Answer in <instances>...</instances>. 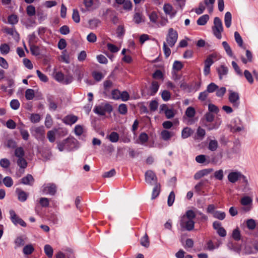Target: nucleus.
Listing matches in <instances>:
<instances>
[{"label":"nucleus","mask_w":258,"mask_h":258,"mask_svg":"<svg viewBox=\"0 0 258 258\" xmlns=\"http://www.w3.org/2000/svg\"><path fill=\"white\" fill-rule=\"evenodd\" d=\"M229 101L232 104L233 106L238 108L240 104V97L238 93L231 90H229Z\"/></svg>","instance_id":"obj_5"},{"label":"nucleus","mask_w":258,"mask_h":258,"mask_svg":"<svg viewBox=\"0 0 258 258\" xmlns=\"http://www.w3.org/2000/svg\"><path fill=\"white\" fill-rule=\"evenodd\" d=\"M222 44L227 55L230 57H232L233 52L230 46L228 44V43L226 41H223Z\"/></svg>","instance_id":"obj_32"},{"label":"nucleus","mask_w":258,"mask_h":258,"mask_svg":"<svg viewBox=\"0 0 258 258\" xmlns=\"http://www.w3.org/2000/svg\"><path fill=\"white\" fill-rule=\"evenodd\" d=\"M119 136L117 133L112 132L109 137V140L112 143L117 142L118 141Z\"/></svg>","instance_id":"obj_48"},{"label":"nucleus","mask_w":258,"mask_h":258,"mask_svg":"<svg viewBox=\"0 0 258 258\" xmlns=\"http://www.w3.org/2000/svg\"><path fill=\"white\" fill-rule=\"evenodd\" d=\"M145 181L151 185L157 182V177L155 173L151 170L147 171L145 173Z\"/></svg>","instance_id":"obj_12"},{"label":"nucleus","mask_w":258,"mask_h":258,"mask_svg":"<svg viewBox=\"0 0 258 258\" xmlns=\"http://www.w3.org/2000/svg\"><path fill=\"white\" fill-rule=\"evenodd\" d=\"M105 108L101 106H96L94 109V112L99 115H104L105 114L106 110L108 112H111L112 110V106L109 104H106L105 106Z\"/></svg>","instance_id":"obj_15"},{"label":"nucleus","mask_w":258,"mask_h":258,"mask_svg":"<svg viewBox=\"0 0 258 258\" xmlns=\"http://www.w3.org/2000/svg\"><path fill=\"white\" fill-rule=\"evenodd\" d=\"M148 140V136L145 133H141L139 137L138 143L144 144L146 143Z\"/></svg>","instance_id":"obj_36"},{"label":"nucleus","mask_w":258,"mask_h":258,"mask_svg":"<svg viewBox=\"0 0 258 258\" xmlns=\"http://www.w3.org/2000/svg\"><path fill=\"white\" fill-rule=\"evenodd\" d=\"M30 49L32 55L35 56H38L40 54V49L38 46L30 44Z\"/></svg>","instance_id":"obj_34"},{"label":"nucleus","mask_w":258,"mask_h":258,"mask_svg":"<svg viewBox=\"0 0 258 258\" xmlns=\"http://www.w3.org/2000/svg\"><path fill=\"white\" fill-rule=\"evenodd\" d=\"M44 252L48 257H51L53 255V250L52 247L49 244H46L44 247Z\"/></svg>","instance_id":"obj_30"},{"label":"nucleus","mask_w":258,"mask_h":258,"mask_svg":"<svg viewBox=\"0 0 258 258\" xmlns=\"http://www.w3.org/2000/svg\"><path fill=\"white\" fill-rule=\"evenodd\" d=\"M163 10L166 15H168L171 18L175 16L176 11L174 10L172 6L169 4H165L163 7Z\"/></svg>","instance_id":"obj_16"},{"label":"nucleus","mask_w":258,"mask_h":258,"mask_svg":"<svg viewBox=\"0 0 258 258\" xmlns=\"http://www.w3.org/2000/svg\"><path fill=\"white\" fill-rule=\"evenodd\" d=\"M217 71L218 73L220 80H222L223 77L227 74L228 69L227 67L224 65H221L220 67L217 69Z\"/></svg>","instance_id":"obj_20"},{"label":"nucleus","mask_w":258,"mask_h":258,"mask_svg":"<svg viewBox=\"0 0 258 258\" xmlns=\"http://www.w3.org/2000/svg\"><path fill=\"white\" fill-rule=\"evenodd\" d=\"M215 218L218 219L220 220H223L226 217L225 213L220 211H216L213 215Z\"/></svg>","instance_id":"obj_35"},{"label":"nucleus","mask_w":258,"mask_h":258,"mask_svg":"<svg viewBox=\"0 0 258 258\" xmlns=\"http://www.w3.org/2000/svg\"><path fill=\"white\" fill-rule=\"evenodd\" d=\"M32 133L35 138L38 140H42L45 137V129L43 126L34 127Z\"/></svg>","instance_id":"obj_11"},{"label":"nucleus","mask_w":258,"mask_h":258,"mask_svg":"<svg viewBox=\"0 0 258 258\" xmlns=\"http://www.w3.org/2000/svg\"><path fill=\"white\" fill-rule=\"evenodd\" d=\"M10 48L9 46L6 43L2 44L0 46V51L2 54H7L10 51Z\"/></svg>","instance_id":"obj_40"},{"label":"nucleus","mask_w":258,"mask_h":258,"mask_svg":"<svg viewBox=\"0 0 258 258\" xmlns=\"http://www.w3.org/2000/svg\"><path fill=\"white\" fill-rule=\"evenodd\" d=\"M78 120V117L73 114H69L64 116L62 119V122L69 125H72Z\"/></svg>","instance_id":"obj_14"},{"label":"nucleus","mask_w":258,"mask_h":258,"mask_svg":"<svg viewBox=\"0 0 258 258\" xmlns=\"http://www.w3.org/2000/svg\"><path fill=\"white\" fill-rule=\"evenodd\" d=\"M213 35L218 39L222 38V33L224 28L221 20L219 17H215L213 21V26L212 27Z\"/></svg>","instance_id":"obj_2"},{"label":"nucleus","mask_w":258,"mask_h":258,"mask_svg":"<svg viewBox=\"0 0 258 258\" xmlns=\"http://www.w3.org/2000/svg\"><path fill=\"white\" fill-rule=\"evenodd\" d=\"M45 125L47 128H50L52 125V119L49 114H47L45 118Z\"/></svg>","instance_id":"obj_62"},{"label":"nucleus","mask_w":258,"mask_h":258,"mask_svg":"<svg viewBox=\"0 0 258 258\" xmlns=\"http://www.w3.org/2000/svg\"><path fill=\"white\" fill-rule=\"evenodd\" d=\"M34 248L32 245L28 244L25 246L23 249V252L25 255H29L33 252Z\"/></svg>","instance_id":"obj_29"},{"label":"nucleus","mask_w":258,"mask_h":258,"mask_svg":"<svg viewBox=\"0 0 258 258\" xmlns=\"http://www.w3.org/2000/svg\"><path fill=\"white\" fill-rule=\"evenodd\" d=\"M234 38H235V41L236 42V43H237L238 46L240 47L243 48V40L242 39V37L240 35L239 33L237 31L234 32Z\"/></svg>","instance_id":"obj_31"},{"label":"nucleus","mask_w":258,"mask_h":258,"mask_svg":"<svg viewBox=\"0 0 258 258\" xmlns=\"http://www.w3.org/2000/svg\"><path fill=\"white\" fill-rule=\"evenodd\" d=\"M224 23L226 28L230 27L232 24V15L230 12H227L224 16Z\"/></svg>","instance_id":"obj_22"},{"label":"nucleus","mask_w":258,"mask_h":258,"mask_svg":"<svg viewBox=\"0 0 258 258\" xmlns=\"http://www.w3.org/2000/svg\"><path fill=\"white\" fill-rule=\"evenodd\" d=\"M247 227L249 230H253L255 228V222L252 219H248L246 221Z\"/></svg>","instance_id":"obj_47"},{"label":"nucleus","mask_w":258,"mask_h":258,"mask_svg":"<svg viewBox=\"0 0 258 258\" xmlns=\"http://www.w3.org/2000/svg\"><path fill=\"white\" fill-rule=\"evenodd\" d=\"M72 19L74 21L77 23H78L80 21V17L79 12L77 10L74 9L72 14Z\"/></svg>","instance_id":"obj_45"},{"label":"nucleus","mask_w":258,"mask_h":258,"mask_svg":"<svg viewBox=\"0 0 258 258\" xmlns=\"http://www.w3.org/2000/svg\"><path fill=\"white\" fill-rule=\"evenodd\" d=\"M241 177H244V175L241 172L235 171L230 172L227 176V178L230 182L234 183L241 179Z\"/></svg>","instance_id":"obj_9"},{"label":"nucleus","mask_w":258,"mask_h":258,"mask_svg":"<svg viewBox=\"0 0 258 258\" xmlns=\"http://www.w3.org/2000/svg\"><path fill=\"white\" fill-rule=\"evenodd\" d=\"M216 57L214 54L209 55L204 61V74L207 76L210 73V67L213 64V58Z\"/></svg>","instance_id":"obj_6"},{"label":"nucleus","mask_w":258,"mask_h":258,"mask_svg":"<svg viewBox=\"0 0 258 258\" xmlns=\"http://www.w3.org/2000/svg\"><path fill=\"white\" fill-rule=\"evenodd\" d=\"M209 20V16L208 15H204L201 16L197 20V24L200 26H203L206 24L208 21Z\"/></svg>","instance_id":"obj_25"},{"label":"nucleus","mask_w":258,"mask_h":258,"mask_svg":"<svg viewBox=\"0 0 258 258\" xmlns=\"http://www.w3.org/2000/svg\"><path fill=\"white\" fill-rule=\"evenodd\" d=\"M218 147V142L216 140H210L208 145V149L212 152L217 150Z\"/></svg>","instance_id":"obj_21"},{"label":"nucleus","mask_w":258,"mask_h":258,"mask_svg":"<svg viewBox=\"0 0 258 258\" xmlns=\"http://www.w3.org/2000/svg\"><path fill=\"white\" fill-rule=\"evenodd\" d=\"M36 74L41 81L43 82H47L48 81V79L47 77L45 74L41 73L39 70L36 71Z\"/></svg>","instance_id":"obj_57"},{"label":"nucleus","mask_w":258,"mask_h":258,"mask_svg":"<svg viewBox=\"0 0 258 258\" xmlns=\"http://www.w3.org/2000/svg\"><path fill=\"white\" fill-rule=\"evenodd\" d=\"M19 128L20 130V132L22 137V138L24 140H28L29 137V134L27 130L22 128V127H19Z\"/></svg>","instance_id":"obj_52"},{"label":"nucleus","mask_w":258,"mask_h":258,"mask_svg":"<svg viewBox=\"0 0 258 258\" xmlns=\"http://www.w3.org/2000/svg\"><path fill=\"white\" fill-rule=\"evenodd\" d=\"M194 133V131L189 127H184L181 132V137L183 139H186L190 137Z\"/></svg>","instance_id":"obj_23"},{"label":"nucleus","mask_w":258,"mask_h":258,"mask_svg":"<svg viewBox=\"0 0 258 258\" xmlns=\"http://www.w3.org/2000/svg\"><path fill=\"white\" fill-rule=\"evenodd\" d=\"M214 177L219 180H222L224 177L223 170L220 169L214 172Z\"/></svg>","instance_id":"obj_58"},{"label":"nucleus","mask_w":258,"mask_h":258,"mask_svg":"<svg viewBox=\"0 0 258 258\" xmlns=\"http://www.w3.org/2000/svg\"><path fill=\"white\" fill-rule=\"evenodd\" d=\"M9 213L10 215V219L14 224H20L22 227L26 226V223L17 215L14 210H11Z\"/></svg>","instance_id":"obj_7"},{"label":"nucleus","mask_w":258,"mask_h":258,"mask_svg":"<svg viewBox=\"0 0 258 258\" xmlns=\"http://www.w3.org/2000/svg\"><path fill=\"white\" fill-rule=\"evenodd\" d=\"M3 183L8 187H10L13 185V180L10 176H6L3 179Z\"/></svg>","instance_id":"obj_41"},{"label":"nucleus","mask_w":258,"mask_h":258,"mask_svg":"<svg viewBox=\"0 0 258 258\" xmlns=\"http://www.w3.org/2000/svg\"><path fill=\"white\" fill-rule=\"evenodd\" d=\"M17 164L20 168L23 169L26 168L27 166V161L24 157L18 158L17 160Z\"/></svg>","instance_id":"obj_43"},{"label":"nucleus","mask_w":258,"mask_h":258,"mask_svg":"<svg viewBox=\"0 0 258 258\" xmlns=\"http://www.w3.org/2000/svg\"><path fill=\"white\" fill-rule=\"evenodd\" d=\"M178 39V33L177 31L171 28L168 30L166 37V43L169 47H172L174 46Z\"/></svg>","instance_id":"obj_4"},{"label":"nucleus","mask_w":258,"mask_h":258,"mask_svg":"<svg viewBox=\"0 0 258 258\" xmlns=\"http://www.w3.org/2000/svg\"><path fill=\"white\" fill-rule=\"evenodd\" d=\"M33 181L34 178L30 174H28L26 176L21 179V182L26 185H31Z\"/></svg>","instance_id":"obj_24"},{"label":"nucleus","mask_w":258,"mask_h":258,"mask_svg":"<svg viewBox=\"0 0 258 258\" xmlns=\"http://www.w3.org/2000/svg\"><path fill=\"white\" fill-rule=\"evenodd\" d=\"M160 109L164 111V113L167 118L169 119L174 117V113L173 109L168 108L166 105L163 104L161 105Z\"/></svg>","instance_id":"obj_18"},{"label":"nucleus","mask_w":258,"mask_h":258,"mask_svg":"<svg viewBox=\"0 0 258 258\" xmlns=\"http://www.w3.org/2000/svg\"><path fill=\"white\" fill-rule=\"evenodd\" d=\"M25 97L27 100H30L34 97V91L31 89H28L25 91Z\"/></svg>","instance_id":"obj_37"},{"label":"nucleus","mask_w":258,"mask_h":258,"mask_svg":"<svg viewBox=\"0 0 258 258\" xmlns=\"http://www.w3.org/2000/svg\"><path fill=\"white\" fill-rule=\"evenodd\" d=\"M72 142V140L69 139H67L61 142L57 143V148L58 150L62 152L65 150H70V145Z\"/></svg>","instance_id":"obj_13"},{"label":"nucleus","mask_w":258,"mask_h":258,"mask_svg":"<svg viewBox=\"0 0 258 258\" xmlns=\"http://www.w3.org/2000/svg\"><path fill=\"white\" fill-rule=\"evenodd\" d=\"M209 95V93L206 90L205 91L201 92L198 96V99L201 101H204L206 100Z\"/></svg>","instance_id":"obj_60"},{"label":"nucleus","mask_w":258,"mask_h":258,"mask_svg":"<svg viewBox=\"0 0 258 258\" xmlns=\"http://www.w3.org/2000/svg\"><path fill=\"white\" fill-rule=\"evenodd\" d=\"M121 5H123V9L126 11H129L132 9V4L130 1L125 0Z\"/></svg>","instance_id":"obj_64"},{"label":"nucleus","mask_w":258,"mask_h":258,"mask_svg":"<svg viewBox=\"0 0 258 258\" xmlns=\"http://www.w3.org/2000/svg\"><path fill=\"white\" fill-rule=\"evenodd\" d=\"M20 102L17 99H13L10 102L11 107L14 110L18 109L20 107Z\"/></svg>","instance_id":"obj_59"},{"label":"nucleus","mask_w":258,"mask_h":258,"mask_svg":"<svg viewBox=\"0 0 258 258\" xmlns=\"http://www.w3.org/2000/svg\"><path fill=\"white\" fill-rule=\"evenodd\" d=\"M175 200V194L173 191H171L168 197L167 203L168 205L170 207L171 206Z\"/></svg>","instance_id":"obj_53"},{"label":"nucleus","mask_w":258,"mask_h":258,"mask_svg":"<svg viewBox=\"0 0 258 258\" xmlns=\"http://www.w3.org/2000/svg\"><path fill=\"white\" fill-rule=\"evenodd\" d=\"M196 216V215L194 211L187 210L180 219L179 224L181 230L187 231L193 230L195 224L194 220Z\"/></svg>","instance_id":"obj_1"},{"label":"nucleus","mask_w":258,"mask_h":258,"mask_svg":"<svg viewBox=\"0 0 258 258\" xmlns=\"http://www.w3.org/2000/svg\"><path fill=\"white\" fill-rule=\"evenodd\" d=\"M89 23L92 29H95L99 26L100 23V21L98 19H93L90 20Z\"/></svg>","instance_id":"obj_56"},{"label":"nucleus","mask_w":258,"mask_h":258,"mask_svg":"<svg viewBox=\"0 0 258 258\" xmlns=\"http://www.w3.org/2000/svg\"><path fill=\"white\" fill-rule=\"evenodd\" d=\"M244 75L247 80V81L250 83L252 84L253 82V78L251 73L248 70H245L244 72Z\"/></svg>","instance_id":"obj_61"},{"label":"nucleus","mask_w":258,"mask_h":258,"mask_svg":"<svg viewBox=\"0 0 258 258\" xmlns=\"http://www.w3.org/2000/svg\"><path fill=\"white\" fill-rule=\"evenodd\" d=\"M118 110L119 113L124 115L127 112V106L125 104H121L118 106Z\"/></svg>","instance_id":"obj_49"},{"label":"nucleus","mask_w":258,"mask_h":258,"mask_svg":"<svg viewBox=\"0 0 258 258\" xmlns=\"http://www.w3.org/2000/svg\"><path fill=\"white\" fill-rule=\"evenodd\" d=\"M252 202V198L248 196H244L240 200V203L242 206H244L242 208V210L245 212L250 211L251 208Z\"/></svg>","instance_id":"obj_8"},{"label":"nucleus","mask_w":258,"mask_h":258,"mask_svg":"<svg viewBox=\"0 0 258 258\" xmlns=\"http://www.w3.org/2000/svg\"><path fill=\"white\" fill-rule=\"evenodd\" d=\"M206 90L209 93H212L216 92V96L220 98H223L226 92L225 87H222L219 88V86L214 83H210L207 86Z\"/></svg>","instance_id":"obj_3"},{"label":"nucleus","mask_w":258,"mask_h":258,"mask_svg":"<svg viewBox=\"0 0 258 258\" xmlns=\"http://www.w3.org/2000/svg\"><path fill=\"white\" fill-rule=\"evenodd\" d=\"M134 21L137 24H139L144 22V18L143 16L139 13H136L134 17Z\"/></svg>","instance_id":"obj_50"},{"label":"nucleus","mask_w":258,"mask_h":258,"mask_svg":"<svg viewBox=\"0 0 258 258\" xmlns=\"http://www.w3.org/2000/svg\"><path fill=\"white\" fill-rule=\"evenodd\" d=\"M0 165L4 168H8L10 165V161L7 158H3L0 160Z\"/></svg>","instance_id":"obj_55"},{"label":"nucleus","mask_w":258,"mask_h":258,"mask_svg":"<svg viewBox=\"0 0 258 258\" xmlns=\"http://www.w3.org/2000/svg\"><path fill=\"white\" fill-rule=\"evenodd\" d=\"M174 135V132L172 131H169L166 130H164L162 131L160 133V136L162 139L165 141L169 140Z\"/></svg>","instance_id":"obj_17"},{"label":"nucleus","mask_w":258,"mask_h":258,"mask_svg":"<svg viewBox=\"0 0 258 258\" xmlns=\"http://www.w3.org/2000/svg\"><path fill=\"white\" fill-rule=\"evenodd\" d=\"M163 51L166 57H168L171 54V50L169 46L165 42L163 43Z\"/></svg>","instance_id":"obj_63"},{"label":"nucleus","mask_w":258,"mask_h":258,"mask_svg":"<svg viewBox=\"0 0 258 258\" xmlns=\"http://www.w3.org/2000/svg\"><path fill=\"white\" fill-rule=\"evenodd\" d=\"M208 110L209 112L211 113H218L219 111V108L216 106L215 104L212 103H210L208 105Z\"/></svg>","instance_id":"obj_46"},{"label":"nucleus","mask_w":258,"mask_h":258,"mask_svg":"<svg viewBox=\"0 0 258 258\" xmlns=\"http://www.w3.org/2000/svg\"><path fill=\"white\" fill-rule=\"evenodd\" d=\"M241 237L240 230L239 228L237 227L233 229L232 233V237L233 239L235 241H239L240 240Z\"/></svg>","instance_id":"obj_27"},{"label":"nucleus","mask_w":258,"mask_h":258,"mask_svg":"<svg viewBox=\"0 0 258 258\" xmlns=\"http://www.w3.org/2000/svg\"><path fill=\"white\" fill-rule=\"evenodd\" d=\"M16 192L19 201L24 202L27 200L28 197V194L27 192L19 188H17Z\"/></svg>","instance_id":"obj_19"},{"label":"nucleus","mask_w":258,"mask_h":258,"mask_svg":"<svg viewBox=\"0 0 258 258\" xmlns=\"http://www.w3.org/2000/svg\"><path fill=\"white\" fill-rule=\"evenodd\" d=\"M140 243L143 246H144L146 248L149 246L150 242L147 234H145V235L142 238H141Z\"/></svg>","instance_id":"obj_33"},{"label":"nucleus","mask_w":258,"mask_h":258,"mask_svg":"<svg viewBox=\"0 0 258 258\" xmlns=\"http://www.w3.org/2000/svg\"><path fill=\"white\" fill-rule=\"evenodd\" d=\"M159 85L158 82L154 81L152 82L150 90L151 91V95H154L158 90Z\"/></svg>","instance_id":"obj_39"},{"label":"nucleus","mask_w":258,"mask_h":258,"mask_svg":"<svg viewBox=\"0 0 258 258\" xmlns=\"http://www.w3.org/2000/svg\"><path fill=\"white\" fill-rule=\"evenodd\" d=\"M215 0H205L204 4L206 6L208 12L211 13L213 11V6Z\"/></svg>","instance_id":"obj_28"},{"label":"nucleus","mask_w":258,"mask_h":258,"mask_svg":"<svg viewBox=\"0 0 258 258\" xmlns=\"http://www.w3.org/2000/svg\"><path fill=\"white\" fill-rule=\"evenodd\" d=\"M42 191L45 194L54 195L56 191V186L53 183L44 184L42 187Z\"/></svg>","instance_id":"obj_10"},{"label":"nucleus","mask_w":258,"mask_h":258,"mask_svg":"<svg viewBox=\"0 0 258 258\" xmlns=\"http://www.w3.org/2000/svg\"><path fill=\"white\" fill-rule=\"evenodd\" d=\"M195 114L196 111L194 107L190 106L187 108L185 114L188 117L192 118L195 115Z\"/></svg>","instance_id":"obj_38"},{"label":"nucleus","mask_w":258,"mask_h":258,"mask_svg":"<svg viewBox=\"0 0 258 258\" xmlns=\"http://www.w3.org/2000/svg\"><path fill=\"white\" fill-rule=\"evenodd\" d=\"M57 132V130L54 129L53 130L49 131L47 134V137L50 143H53L55 141V135Z\"/></svg>","instance_id":"obj_26"},{"label":"nucleus","mask_w":258,"mask_h":258,"mask_svg":"<svg viewBox=\"0 0 258 258\" xmlns=\"http://www.w3.org/2000/svg\"><path fill=\"white\" fill-rule=\"evenodd\" d=\"M25 155L24 151L22 147H18L15 149V155L17 158H22Z\"/></svg>","instance_id":"obj_42"},{"label":"nucleus","mask_w":258,"mask_h":258,"mask_svg":"<svg viewBox=\"0 0 258 258\" xmlns=\"http://www.w3.org/2000/svg\"><path fill=\"white\" fill-rule=\"evenodd\" d=\"M206 249L209 251H213L217 248V246H215V244L212 240H209L206 243Z\"/></svg>","instance_id":"obj_51"},{"label":"nucleus","mask_w":258,"mask_h":258,"mask_svg":"<svg viewBox=\"0 0 258 258\" xmlns=\"http://www.w3.org/2000/svg\"><path fill=\"white\" fill-rule=\"evenodd\" d=\"M93 78L96 81H100L103 78V75L102 73L97 71H94L92 73Z\"/></svg>","instance_id":"obj_44"},{"label":"nucleus","mask_w":258,"mask_h":258,"mask_svg":"<svg viewBox=\"0 0 258 258\" xmlns=\"http://www.w3.org/2000/svg\"><path fill=\"white\" fill-rule=\"evenodd\" d=\"M161 97L164 101H167L170 99L171 94L168 91L164 90L161 93Z\"/></svg>","instance_id":"obj_54"}]
</instances>
